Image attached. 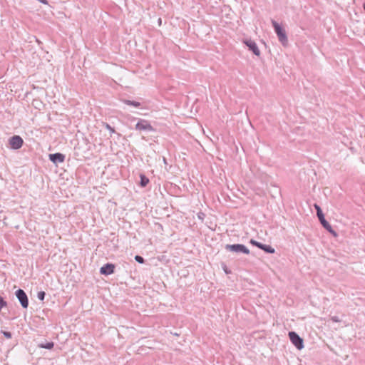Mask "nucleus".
Instances as JSON below:
<instances>
[{
  "label": "nucleus",
  "instance_id": "obj_1",
  "mask_svg": "<svg viewBox=\"0 0 365 365\" xmlns=\"http://www.w3.org/2000/svg\"><path fill=\"white\" fill-rule=\"evenodd\" d=\"M314 208L316 209L317 217L322 227L329 233L336 237L337 235L336 232L332 229L330 224L325 220L321 207L317 204H314Z\"/></svg>",
  "mask_w": 365,
  "mask_h": 365
},
{
  "label": "nucleus",
  "instance_id": "obj_2",
  "mask_svg": "<svg viewBox=\"0 0 365 365\" xmlns=\"http://www.w3.org/2000/svg\"><path fill=\"white\" fill-rule=\"evenodd\" d=\"M272 24L279 42L283 46H287L288 43V38L285 30L276 21L273 19H272Z\"/></svg>",
  "mask_w": 365,
  "mask_h": 365
},
{
  "label": "nucleus",
  "instance_id": "obj_3",
  "mask_svg": "<svg viewBox=\"0 0 365 365\" xmlns=\"http://www.w3.org/2000/svg\"><path fill=\"white\" fill-rule=\"evenodd\" d=\"M225 249L233 252H242L246 255L250 254V250L242 244L227 245Z\"/></svg>",
  "mask_w": 365,
  "mask_h": 365
},
{
  "label": "nucleus",
  "instance_id": "obj_4",
  "mask_svg": "<svg viewBox=\"0 0 365 365\" xmlns=\"http://www.w3.org/2000/svg\"><path fill=\"white\" fill-rule=\"evenodd\" d=\"M289 337L291 342L298 349H302L304 346L303 339L294 331L289 332Z\"/></svg>",
  "mask_w": 365,
  "mask_h": 365
},
{
  "label": "nucleus",
  "instance_id": "obj_5",
  "mask_svg": "<svg viewBox=\"0 0 365 365\" xmlns=\"http://www.w3.org/2000/svg\"><path fill=\"white\" fill-rule=\"evenodd\" d=\"M242 42L248 47V49L252 51L255 55L259 56L260 51L256 43L251 38H245Z\"/></svg>",
  "mask_w": 365,
  "mask_h": 365
},
{
  "label": "nucleus",
  "instance_id": "obj_6",
  "mask_svg": "<svg viewBox=\"0 0 365 365\" xmlns=\"http://www.w3.org/2000/svg\"><path fill=\"white\" fill-rule=\"evenodd\" d=\"M16 296L19 299V302L21 303V306L24 308L26 309L29 306V299L26 292L23 289H19L16 292Z\"/></svg>",
  "mask_w": 365,
  "mask_h": 365
},
{
  "label": "nucleus",
  "instance_id": "obj_7",
  "mask_svg": "<svg viewBox=\"0 0 365 365\" xmlns=\"http://www.w3.org/2000/svg\"><path fill=\"white\" fill-rule=\"evenodd\" d=\"M24 140L19 135H14L9 138V145L12 149L17 150L22 147Z\"/></svg>",
  "mask_w": 365,
  "mask_h": 365
},
{
  "label": "nucleus",
  "instance_id": "obj_8",
  "mask_svg": "<svg viewBox=\"0 0 365 365\" xmlns=\"http://www.w3.org/2000/svg\"><path fill=\"white\" fill-rule=\"evenodd\" d=\"M250 242L253 246H255V247H258L259 249L262 250L263 251H264L267 253L273 254L275 252L274 249L273 247H272L271 246L262 244V243L259 242L253 239H251Z\"/></svg>",
  "mask_w": 365,
  "mask_h": 365
},
{
  "label": "nucleus",
  "instance_id": "obj_9",
  "mask_svg": "<svg viewBox=\"0 0 365 365\" xmlns=\"http://www.w3.org/2000/svg\"><path fill=\"white\" fill-rule=\"evenodd\" d=\"M135 129L138 130H149L153 131L154 128L150 124V123L144 119H140L135 125Z\"/></svg>",
  "mask_w": 365,
  "mask_h": 365
},
{
  "label": "nucleus",
  "instance_id": "obj_10",
  "mask_svg": "<svg viewBox=\"0 0 365 365\" xmlns=\"http://www.w3.org/2000/svg\"><path fill=\"white\" fill-rule=\"evenodd\" d=\"M115 266L112 263H107L100 269V273L103 275H109L113 274L115 272Z\"/></svg>",
  "mask_w": 365,
  "mask_h": 365
},
{
  "label": "nucleus",
  "instance_id": "obj_11",
  "mask_svg": "<svg viewBox=\"0 0 365 365\" xmlns=\"http://www.w3.org/2000/svg\"><path fill=\"white\" fill-rule=\"evenodd\" d=\"M49 160L54 164L63 163L65 160V155L60 153H56L49 155Z\"/></svg>",
  "mask_w": 365,
  "mask_h": 365
},
{
  "label": "nucleus",
  "instance_id": "obj_12",
  "mask_svg": "<svg viewBox=\"0 0 365 365\" xmlns=\"http://www.w3.org/2000/svg\"><path fill=\"white\" fill-rule=\"evenodd\" d=\"M121 101L128 106H134L135 108H140L141 106L140 103L135 101L122 99Z\"/></svg>",
  "mask_w": 365,
  "mask_h": 365
},
{
  "label": "nucleus",
  "instance_id": "obj_13",
  "mask_svg": "<svg viewBox=\"0 0 365 365\" xmlns=\"http://www.w3.org/2000/svg\"><path fill=\"white\" fill-rule=\"evenodd\" d=\"M149 182V179L144 175H140V185L141 187H145Z\"/></svg>",
  "mask_w": 365,
  "mask_h": 365
},
{
  "label": "nucleus",
  "instance_id": "obj_14",
  "mask_svg": "<svg viewBox=\"0 0 365 365\" xmlns=\"http://www.w3.org/2000/svg\"><path fill=\"white\" fill-rule=\"evenodd\" d=\"M54 346V343L51 341V342H47L46 344H38V347L40 348H44V349H52Z\"/></svg>",
  "mask_w": 365,
  "mask_h": 365
},
{
  "label": "nucleus",
  "instance_id": "obj_15",
  "mask_svg": "<svg viewBox=\"0 0 365 365\" xmlns=\"http://www.w3.org/2000/svg\"><path fill=\"white\" fill-rule=\"evenodd\" d=\"M46 297V293L43 291H40L37 294V297L39 300L43 301Z\"/></svg>",
  "mask_w": 365,
  "mask_h": 365
},
{
  "label": "nucleus",
  "instance_id": "obj_16",
  "mask_svg": "<svg viewBox=\"0 0 365 365\" xmlns=\"http://www.w3.org/2000/svg\"><path fill=\"white\" fill-rule=\"evenodd\" d=\"M6 302L0 296V310L4 307L6 306Z\"/></svg>",
  "mask_w": 365,
  "mask_h": 365
},
{
  "label": "nucleus",
  "instance_id": "obj_17",
  "mask_svg": "<svg viewBox=\"0 0 365 365\" xmlns=\"http://www.w3.org/2000/svg\"><path fill=\"white\" fill-rule=\"evenodd\" d=\"M105 128L110 130L112 133H115V129L111 127L108 123H105Z\"/></svg>",
  "mask_w": 365,
  "mask_h": 365
},
{
  "label": "nucleus",
  "instance_id": "obj_18",
  "mask_svg": "<svg viewBox=\"0 0 365 365\" xmlns=\"http://www.w3.org/2000/svg\"><path fill=\"white\" fill-rule=\"evenodd\" d=\"M135 260L139 262V263H143L144 262V259L143 257L141 256H139V255H136L135 257Z\"/></svg>",
  "mask_w": 365,
  "mask_h": 365
},
{
  "label": "nucleus",
  "instance_id": "obj_19",
  "mask_svg": "<svg viewBox=\"0 0 365 365\" xmlns=\"http://www.w3.org/2000/svg\"><path fill=\"white\" fill-rule=\"evenodd\" d=\"M2 333H3L4 336L6 338H7V339H11V338L12 337V334H11V332H9V331H2Z\"/></svg>",
  "mask_w": 365,
  "mask_h": 365
},
{
  "label": "nucleus",
  "instance_id": "obj_20",
  "mask_svg": "<svg viewBox=\"0 0 365 365\" xmlns=\"http://www.w3.org/2000/svg\"><path fill=\"white\" fill-rule=\"evenodd\" d=\"M331 321H333L334 322H340V319L338 317L336 316H333L331 317Z\"/></svg>",
  "mask_w": 365,
  "mask_h": 365
},
{
  "label": "nucleus",
  "instance_id": "obj_21",
  "mask_svg": "<svg viewBox=\"0 0 365 365\" xmlns=\"http://www.w3.org/2000/svg\"><path fill=\"white\" fill-rule=\"evenodd\" d=\"M38 1H40L41 3H43V4H47V1L46 0H38Z\"/></svg>",
  "mask_w": 365,
  "mask_h": 365
},
{
  "label": "nucleus",
  "instance_id": "obj_22",
  "mask_svg": "<svg viewBox=\"0 0 365 365\" xmlns=\"http://www.w3.org/2000/svg\"><path fill=\"white\" fill-rule=\"evenodd\" d=\"M363 9L365 11V3L363 4Z\"/></svg>",
  "mask_w": 365,
  "mask_h": 365
}]
</instances>
